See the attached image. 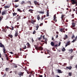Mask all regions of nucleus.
<instances>
[{
  "instance_id": "603ef678",
  "label": "nucleus",
  "mask_w": 77,
  "mask_h": 77,
  "mask_svg": "<svg viewBox=\"0 0 77 77\" xmlns=\"http://www.w3.org/2000/svg\"><path fill=\"white\" fill-rule=\"evenodd\" d=\"M41 37H39L38 38V39L39 41H40V40H41Z\"/></svg>"
},
{
  "instance_id": "6e6552de",
  "label": "nucleus",
  "mask_w": 77,
  "mask_h": 77,
  "mask_svg": "<svg viewBox=\"0 0 77 77\" xmlns=\"http://www.w3.org/2000/svg\"><path fill=\"white\" fill-rule=\"evenodd\" d=\"M72 69V66H68L66 68V69H69L70 70V69Z\"/></svg>"
},
{
  "instance_id": "680f3d73",
  "label": "nucleus",
  "mask_w": 77,
  "mask_h": 77,
  "mask_svg": "<svg viewBox=\"0 0 77 77\" xmlns=\"http://www.w3.org/2000/svg\"><path fill=\"white\" fill-rule=\"evenodd\" d=\"M58 36H58V35H57L56 37V38H58Z\"/></svg>"
},
{
  "instance_id": "dca6fc26",
  "label": "nucleus",
  "mask_w": 77,
  "mask_h": 77,
  "mask_svg": "<svg viewBox=\"0 0 77 77\" xmlns=\"http://www.w3.org/2000/svg\"><path fill=\"white\" fill-rule=\"evenodd\" d=\"M39 24H37V26H35V27L36 28V30H37L38 29V28H39Z\"/></svg>"
},
{
  "instance_id": "7ed1b4c3",
  "label": "nucleus",
  "mask_w": 77,
  "mask_h": 77,
  "mask_svg": "<svg viewBox=\"0 0 77 77\" xmlns=\"http://www.w3.org/2000/svg\"><path fill=\"white\" fill-rule=\"evenodd\" d=\"M17 21H18L20 20H21V16H19V14L17 15V16L16 17Z\"/></svg>"
},
{
  "instance_id": "aec40b11",
  "label": "nucleus",
  "mask_w": 77,
  "mask_h": 77,
  "mask_svg": "<svg viewBox=\"0 0 77 77\" xmlns=\"http://www.w3.org/2000/svg\"><path fill=\"white\" fill-rule=\"evenodd\" d=\"M38 13H39V14H44V11H37Z\"/></svg>"
},
{
  "instance_id": "09e8293b",
  "label": "nucleus",
  "mask_w": 77,
  "mask_h": 77,
  "mask_svg": "<svg viewBox=\"0 0 77 77\" xmlns=\"http://www.w3.org/2000/svg\"><path fill=\"white\" fill-rule=\"evenodd\" d=\"M29 12H31V11H33V10L32 9H29V11H28Z\"/></svg>"
},
{
  "instance_id": "393cba45",
  "label": "nucleus",
  "mask_w": 77,
  "mask_h": 77,
  "mask_svg": "<svg viewBox=\"0 0 77 77\" xmlns=\"http://www.w3.org/2000/svg\"><path fill=\"white\" fill-rule=\"evenodd\" d=\"M10 8V6L9 5L8 6H5L4 8L5 9H7V8Z\"/></svg>"
},
{
  "instance_id": "c9c22d12",
  "label": "nucleus",
  "mask_w": 77,
  "mask_h": 77,
  "mask_svg": "<svg viewBox=\"0 0 77 77\" xmlns=\"http://www.w3.org/2000/svg\"><path fill=\"white\" fill-rule=\"evenodd\" d=\"M54 47H58V45H54Z\"/></svg>"
},
{
  "instance_id": "6e6d98bb",
  "label": "nucleus",
  "mask_w": 77,
  "mask_h": 77,
  "mask_svg": "<svg viewBox=\"0 0 77 77\" xmlns=\"http://www.w3.org/2000/svg\"><path fill=\"white\" fill-rule=\"evenodd\" d=\"M6 60H9V57H6Z\"/></svg>"
},
{
  "instance_id": "8fccbe9b",
  "label": "nucleus",
  "mask_w": 77,
  "mask_h": 77,
  "mask_svg": "<svg viewBox=\"0 0 77 77\" xmlns=\"http://www.w3.org/2000/svg\"><path fill=\"white\" fill-rule=\"evenodd\" d=\"M2 20V16H1L0 17V21H1Z\"/></svg>"
},
{
  "instance_id": "1a4fd4ad",
  "label": "nucleus",
  "mask_w": 77,
  "mask_h": 77,
  "mask_svg": "<svg viewBox=\"0 0 77 77\" xmlns=\"http://www.w3.org/2000/svg\"><path fill=\"white\" fill-rule=\"evenodd\" d=\"M7 14V12H6V11H2V15H4L5 14Z\"/></svg>"
},
{
  "instance_id": "4be33fe9",
  "label": "nucleus",
  "mask_w": 77,
  "mask_h": 77,
  "mask_svg": "<svg viewBox=\"0 0 77 77\" xmlns=\"http://www.w3.org/2000/svg\"><path fill=\"white\" fill-rule=\"evenodd\" d=\"M26 48H27L26 45H24V47L23 48V50H25V49H26Z\"/></svg>"
},
{
  "instance_id": "2f4dec72",
  "label": "nucleus",
  "mask_w": 77,
  "mask_h": 77,
  "mask_svg": "<svg viewBox=\"0 0 77 77\" xmlns=\"http://www.w3.org/2000/svg\"><path fill=\"white\" fill-rule=\"evenodd\" d=\"M72 74V72L69 73V76H71Z\"/></svg>"
},
{
  "instance_id": "c03bdc74",
  "label": "nucleus",
  "mask_w": 77,
  "mask_h": 77,
  "mask_svg": "<svg viewBox=\"0 0 77 77\" xmlns=\"http://www.w3.org/2000/svg\"><path fill=\"white\" fill-rule=\"evenodd\" d=\"M8 68H6L5 69V71H7V72L8 71Z\"/></svg>"
},
{
  "instance_id": "f704fd0d",
  "label": "nucleus",
  "mask_w": 77,
  "mask_h": 77,
  "mask_svg": "<svg viewBox=\"0 0 77 77\" xmlns=\"http://www.w3.org/2000/svg\"><path fill=\"white\" fill-rule=\"evenodd\" d=\"M14 73H15V74H18V71H15Z\"/></svg>"
},
{
  "instance_id": "0e129e2a",
  "label": "nucleus",
  "mask_w": 77,
  "mask_h": 77,
  "mask_svg": "<svg viewBox=\"0 0 77 77\" xmlns=\"http://www.w3.org/2000/svg\"><path fill=\"white\" fill-rule=\"evenodd\" d=\"M6 27L7 29H9V26H6Z\"/></svg>"
},
{
  "instance_id": "49530a36",
  "label": "nucleus",
  "mask_w": 77,
  "mask_h": 77,
  "mask_svg": "<svg viewBox=\"0 0 77 77\" xmlns=\"http://www.w3.org/2000/svg\"><path fill=\"white\" fill-rule=\"evenodd\" d=\"M50 51H49L48 50H47V52L48 53V54H49V52H50Z\"/></svg>"
},
{
  "instance_id": "052dcab7",
  "label": "nucleus",
  "mask_w": 77,
  "mask_h": 77,
  "mask_svg": "<svg viewBox=\"0 0 77 77\" xmlns=\"http://www.w3.org/2000/svg\"><path fill=\"white\" fill-rule=\"evenodd\" d=\"M73 11L74 12V11H75V9H73Z\"/></svg>"
},
{
  "instance_id": "37998d69",
  "label": "nucleus",
  "mask_w": 77,
  "mask_h": 77,
  "mask_svg": "<svg viewBox=\"0 0 77 77\" xmlns=\"http://www.w3.org/2000/svg\"><path fill=\"white\" fill-rule=\"evenodd\" d=\"M42 25H43V23H42L39 25V26H42Z\"/></svg>"
},
{
  "instance_id": "f3484780",
  "label": "nucleus",
  "mask_w": 77,
  "mask_h": 77,
  "mask_svg": "<svg viewBox=\"0 0 77 77\" xmlns=\"http://www.w3.org/2000/svg\"><path fill=\"white\" fill-rule=\"evenodd\" d=\"M51 45L52 47H54V42H51Z\"/></svg>"
},
{
  "instance_id": "6ab92c4d",
  "label": "nucleus",
  "mask_w": 77,
  "mask_h": 77,
  "mask_svg": "<svg viewBox=\"0 0 77 77\" xmlns=\"http://www.w3.org/2000/svg\"><path fill=\"white\" fill-rule=\"evenodd\" d=\"M8 36L10 37V38H11V39H12V38H13V36L11 34L8 35Z\"/></svg>"
},
{
  "instance_id": "e433bc0d",
  "label": "nucleus",
  "mask_w": 77,
  "mask_h": 77,
  "mask_svg": "<svg viewBox=\"0 0 77 77\" xmlns=\"http://www.w3.org/2000/svg\"><path fill=\"white\" fill-rule=\"evenodd\" d=\"M17 11H18L19 12H21V11L19 9H17Z\"/></svg>"
},
{
  "instance_id": "a211bd4d",
  "label": "nucleus",
  "mask_w": 77,
  "mask_h": 77,
  "mask_svg": "<svg viewBox=\"0 0 77 77\" xmlns=\"http://www.w3.org/2000/svg\"><path fill=\"white\" fill-rule=\"evenodd\" d=\"M18 31L16 32L15 34V36L16 37H17V36H18Z\"/></svg>"
},
{
  "instance_id": "4d7b16f0",
  "label": "nucleus",
  "mask_w": 77,
  "mask_h": 77,
  "mask_svg": "<svg viewBox=\"0 0 77 77\" xmlns=\"http://www.w3.org/2000/svg\"><path fill=\"white\" fill-rule=\"evenodd\" d=\"M5 56L6 57H8V55H7V54H5Z\"/></svg>"
},
{
  "instance_id": "7c9ffc66",
  "label": "nucleus",
  "mask_w": 77,
  "mask_h": 77,
  "mask_svg": "<svg viewBox=\"0 0 77 77\" xmlns=\"http://www.w3.org/2000/svg\"><path fill=\"white\" fill-rule=\"evenodd\" d=\"M65 50H65V48H63L62 49V51H65Z\"/></svg>"
},
{
  "instance_id": "f8f14e48",
  "label": "nucleus",
  "mask_w": 77,
  "mask_h": 77,
  "mask_svg": "<svg viewBox=\"0 0 77 77\" xmlns=\"http://www.w3.org/2000/svg\"><path fill=\"white\" fill-rule=\"evenodd\" d=\"M36 20H31V23L32 24H35V23L36 22Z\"/></svg>"
},
{
  "instance_id": "39448f33",
  "label": "nucleus",
  "mask_w": 77,
  "mask_h": 77,
  "mask_svg": "<svg viewBox=\"0 0 77 77\" xmlns=\"http://www.w3.org/2000/svg\"><path fill=\"white\" fill-rule=\"evenodd\" d=\"M35 49H36L37 50H40L42 51L43 50V48L41 46H40L39 48L36 47L35 48Z\"/></svg>"
},
{
  "instance_id": "a19ab883",
  "label": "nucleus",
  "mask_w": 77,
  "mask_h": 77,
  "mask_svg": "<svg viewBox=\"0 0 77 77\" xmlns=\"http://www.w3.org/2000/svg\"><path fill=\"white\" fill-rule=\"evenodd\" d=\"M72 18H74V14H73L72 15Z\"/></svg>"
},
{
  "instance_id": "13d9d810",
  "label": "nucleus",
  "mask_w": 77,
  "mask_h": 77,
  "mask_svg": "<svg viewBox=\"0 0 77 77\" xmlns=\"http://www.w3.org/2000/svg\"><path fill=\"white\" fill-rule=\"evenodd\" d=\"M52 75H54V72H52Z\"/></svg>"
},
{
  "instance_id": "4c0bfd02",
  "label": "nucleus",
  "mask_w": 77,
  "mask_h": 77,
  "mask_svg": "<svg viewBox=\"0 0 77 77\" xmlns=\"http://www.w3.org/2000/svg\"><path fill=\"white\" fill-rule=\"evenodd\" d=\"M64 17V15L63 14H62L61 15V18L62 19H63V18Z\"/></svg>"
},
{
  "instance_id": "9d476101",
  "label": "nucleus",
  "mask_w": 77,
  "mask_h": 77,
  "mask_svg": "<svg viewBox=\"0 0 77 77\" xmlns=\"http://www.w3.org/2000/svg\"><path fill=\"white\" fill-rule=\"evenodd\" d=\"M71 44V43H70V41H69L66 43V44L65 45L66 47H67L68 45H69Z\"/></svg>"
},
{
  "instance_id": "9b49d317",
  "label": "nucleus",
  "mask_w": 77,
  "mask_h": 77,
  "mask_svg": "<svg viewBox=\"0 0 77 77\" xmlns=\"http://www.w3.org/2000/svg\"><path fill=\"white\" fill-rule=\"evenodd\" d=\"M75 23L74 22H72V26H70L71 28H72V27H75Z\"/></svg>"
},
{
  "instance_id": "ddd939ff",
  "label": "nucleus",
  "mask_w": 77,
  "mask_h": 77,
  "mask_svg": "<svg viewBox=\"0 0 77 77\" xmlns=\"http://www.w3.org/2000/svg\"><path fill=\"white\" fill-rule=\"evenodd\" d=\"M68 38V35H67L65 34V36L64 37L63 39H64V40H65L66 39V38Z\"/></svg>"
},
{
  "instance_id": "864d4df0",
  "label": "nucleus",
  "mask_w": 77,
  "mask_h": 77,
  "mask_svg": "<svg viewBox=\"0 0 77 77\" xmlns=\"http://www.w3.org/2000/svg\"><path fill=\"white\" fill-rule=\"evenodd\" d=\"M28 2L29 4H30V5H31V2H30V1H28Z\"/></svg>"
},
{
  "instance_id": "c85d7f7f",
  "label": "nucleus",
  "mask_w": 77,
  "mask_h": 77,
  "mask_svg": "<svg viewBox=\"0 0 77 77\" xmlns=\"http://www.w3.org/2000/svg\"><path fill=\"white\" fill-rule=\"evenodd\" d=\"M2 30L3 32H5V33H6V31H7V30L3 29Z\"/></svg>"
},
{
  "instance_id": "58836bf2",
  "label": "nucleus",
  "mask_w": 77,
  "mask_h": 77,
  "mask_svg": "<svg viewBox=\"0 0 77 77\" xmlns=\"http://www.w3.org/2000/svg\"><path fill=\"white\" fill-rule=\"evenodd\" d=\"M49 16V13H48V12H47V16L48 17Z\"/></svg>"
},
{
  "instance_id": "de8ad7c7",
  "label": "nucleus",
  "mask_w": 77,
  "mask_h": 77,
  "mask_svg": "<svg viewBox=\"0 0 77 77\" xmlns=\"http://www.w3.org/2000/svg\"><path fill=\"white\" fill-rule=\"evenodd\" d=\"M35 33H36V31L35 30H34L33 32V34H35Z\"/></svg>"
},
{
  "instance_id": "bb28decb",
  "label": "nucleus",
  "mask_w": 77,
  "mask_h": 77,
  "mask_svg": "<svg viewBox=\"0 0 77 77\" xmlns=\"http://www.w3.org/2000/svg\"><path fill=\"white\" fill-rule=\"evenodd\" d=\"M69 51L70 52V53H71L73 51V50L72 49L69 50Z\"/></svg>"
},
{
  "instance_id": "3c124183",
  "label": "nucleus",
  "mask_w": 77,
  "mask_h": 77,
  "mask_svg": "<svg viewBox=\"0 0 77 77\" xmlns=\"http://www.w3.org/2000/svg\"><path fill=\"white\" fill-rule=\"evenodd\" d=\"M19 0H15L14 2H18V1H19Z\"/></svg>"
},
{
  "instance_id": "f257e3e1",
  "label": "nucleus",
  "mask_w": 77,
  "mask_h": 77,
  "mask_svg": "<svg viewBox=\"0 0 77 77\" xmlns=\"http://www.w3.org/2000/svg\"><path fill=\"white\" fill-rule=\"evenodd\" d=\"M0 47L2 48L3 49V51L4 53L5 54H6V48H5V46L3 45V44H2V43L0 42Z\"/></svg>"
},
{
  "instance_id": "69168bd1",
  "label": "nucleus",
  "mask_w": 77,
  "mask_h": 77,
  "mask_svg": "<svg viewBox=\"0 0 77 77\" xmlns=\"http://www.w3.org/2000/svg\"><path fill=\"white\" fill-rule=\"evenodd\" d=\"M75 39H76V40H77V35L76 36V37H75Z\"/></svg>"
},
{
  "instance_id": "412c9836",
  "label": "nucleus",
  "mask_w": 77,
  "mask_h": 77,
  "mask_svg": "<svg viewBox=\"0 0 77 77\" xmlns=\"http://www.w3.org/2000/svg\"><path fill=\"white\" fill-rule=\"evenodd\" d=\"M11 28L9 27V29H10L11 30H14V26H11Z\"/></svg>"
},
{
  "instance_id": "f03ea898",
  "label": "nucleus",
  "mask_w": 77,
  "mask_h": 77,
  "mask_svg": "<svg viewBox=\"0 0 77 77\" xmlns=\"http://www.w3.org/2000/svg\"><path fill=\"white\" fill-rule=\"evenodd\" d=\"M71 3L72 5H75V6H77V2L76 1H75V0H71Z\"/></svg>"
},
{
  "instance_id": "4468645a",
  "label": "nucleus",
  "mask_w": 77,
  "mask_h": 77,
  "mask_svg": "<svg viewBox=\"0 0 77 77\" xmlns=\"http://www.w3.org/2000/svg\"><path fill=\"white\" fill-rule=\"evenodd\" d=\"M57 71L58 73H62V71L60 69H57Z\"/></svg>"
},
{
  "instance_id": "b1692460",
  "label": "nucleus",
  "mask_w": 77,
  "mask_h": 77,
  "mask_svg": "<svg viewBox=\"0 0 77 77\" xmlns=\"http://www.w3.org/2000/svg\"><path fill=\"white\" fill-rule=\"evenodd\" d=\"M34 3L35 5H38V2H37L36 1H35L34 2Z\"/></svg>"
},
{
  "instance_id": "a18cd8bd",
  "label": "nucleus",
  "mask_w": 77,
  "mask_h": 77,
  "mask_svg": "<svg viewBox=\"0 0 77 77\" xmlns=\"http://www.w3.org/2000/svg\"><path fill=\"white\" fill-rule=\"evenodd\" d=\"M66 25H65V27H68V23H65Z\"/></svg>"
},
{
  "instance_id": "bf43d9fd",
  "label": "nucleus",
  "mask_w": 77,
  "mask_h": 77,
  "mask_svg": "<svg viewBox=\"0 0 77 77\" xmlns=\"http://www.w3.org/2000/svg\"><path fill=\"white\" fill-rule=\"evenodd\" d=\"M6 74H5L4 75V76H3V77H6Z\"/></svg>"
},
{
  "instance_id": "5701e85b",
  "label": "nucleus",
  "mask_w": 77,
  "mask_h": 77,
  "mask_svg": "<svg viewBox=\"0 0 77 77\" xmlns=\"http://www.w3.org/2000/svg\"><path fill=\"white\" fill-rule=\"evenodd\" d=\"M64 29L63 28H60V31L62 32Z\"/></svg>"
},
{
  "instance_id": "338daca9",
  "label": "nucleus",
  "mask_w": 77,
  "mask_h": 77,
  "mask_svg": "<svg viewBox=\"0 0 77 77\" xmlns=\"http://www.w3.org/2000/svg\"><path fill=\"white\" fill-rule=\"evenodd\" d=\"M32 76L31 75V74H30L29 75V77H31Z\"/></svg>"
},
{
  "instance_id": "0eeeda50",
  "label": "nucleus",
  "mask_w": 77,
  "mask_h": 77,
  "mask_svg": "<svg viewBox=\"0 0 77 77\" xmlns=\"http://www.w3.org/2000/svg\"><path fill=\"white\" fill-rule=\"evenodd\" d=\"M26 45H27V48H30L31 47L30 46H31V45H30L29 43V42L27 43V44Z\"/></svg>"
},
{
  "instance_id": "cd10ccee",
  "label": "nucleus",
  "mask_w": 77,
  "mask_h": 77,
  "mask_svg": "<svg viewBox=\"0 0 77 77\" xmlns=\"http://www.w3.org/2000/svg\"><path fill=\"white\" fill-rule=\"evenodd\" d=\"M38 16L37 17V19H38V21L40 20V17H39V15H38Z\"/></svg>"
},
{
  "instance_id": "5fc2aeb1",
  "label": "nucleus",
  "mask_w": 77,
  "mask_h": 77,
  "mask_svg": "<svg viewBox=\"0 0 77 77\" xmlns=\"http://www.w3.org/2000/svg\"><path fill=\"white\" fill-rule=\"evenodd\" d=\"M52 40L53 41H54V37H53V36L52 37Z\"/></svg>"
},
{
  "instance_id": "72a5a7b5",
  "label": "nucleus",
  "mask_w": 77,
  "mask_h": 77,
  "mask_svg": "<svg viewBox=\"0 0 77 77\" xmlns=\"http://www.w3.org/2000/svg\"><path fill=\"white\" fill-rule=\"evenodd\" d=\"M75 41H76V39H73L72 42H73L74 43V42H75Z\"/></svg>"
},
{
  "instance_id": "20e7f679",
  "label": "nucleus",
  "mask_w": 77,
  "mask_h": 77,
  "mask_svg": "<svg viewBox=\"0 0 77 77\" xmlns=\"http://www.w3.org/2000/svg\"><path fill=\"white\" fill-rule=\"evenodd\" d=\"M24 72H20L18 74V75H19L20 77H21V76H23V74H24Z\"/></svg>"
},
{
  "instance_id": "c756f323",
  "label": "nucleus",
  "mask_w": 77,
  "mask_h": 77,
  "mask_svg": "<svg viewBox=\"0 0 77 77\" xmlns=\"http://www.w3.org/2000/svg\"><path fill=\"white\" fill-rule=\"evenodd\" d=\"M74 38H75V36L74 35H72V39H73Z\"/></svg>"
},
{
  "instance_id": "473e14b6",
  "label": "nucleus",
  "mask_w": 77,
  "mask_h": 77,
  "mask_svg": "<svg viewBox=\"0 0 77 77\" xmlns=\"http://www.w3.org/2000/svg\"><path fill=\"white\" fill-rule=\"evenodd\" d=\"M13 16H14V15H17V13L14 12V13H13Z\"/></svg>"
},
{
  "instance_id": "a878e982",
  "label": "nucleus",
  "mask_w": 77,
  "mask_h": 77,
  "mask_svg": "<svg viewBox=\"0 0 77 77\" xmlns=\"http://www.w3.org/2000/svg\"><path fill=\"white\" fill-rule=\"evenodd\" d=\"M21 5H23V4H25V1H22L21 3Z\"/></svg>"
},
{
  "instance_id": "79ce46f5",
  "label": "nucleus",
  "mask_w": 77,
  "mask_h": 77,
  "mask_svg": "<svg viewBox=\"0 0 77 77\" xmlns=\"http://www.w3.org/2000/svg\"><path fill=\"white\" fill-rule=\"evenodd\" d=\"M19 6L18 5H15L14 6V8H17V7H18Z\"/></svg>"
},
{
  "instance_id": "e2e57ef3",
  "label": "nucleus",
  "mask_w": 77,
  "mask_h": 77,
  "mask_svg": "<svg viewBox=\"0 0 77 77\" xmlns=\"http://www.w3.org/2000/svg\"><path fill=\"white\" fill-rule=\"evenodd\" d=\"M43 39H45V35H43Z\"/></svg>"
},
{
  "instance_id": "ea45409f",
  "label": "nucleus",
  "mask_w": 77,
  "mask_h": 77,
  "mask_svg": "<svg viewBox=\"0 0 77 77\" xmlns=\"http://www.w3.org/2000/svg\"><path fill=\"white\" fill-rule=\"evenodd\" d=\"M74 57V55L71 56L70 57V59H71L72 60V59L73 57Z\"/></svg>"
},
{
  "instance_id": "774afa93",
  "label": "nucleus",
  "mask_w": 77,
  "mask_h": 77,
  "mask_svg": "<svg viewBox=\"0 0 77 77\" xmlns=\"http://www.w3.org/2000/svg\"><path fill=\"white\" fill-rule=\"evenodd\" d=\"M75 68H76V69H77V64L75 66Z\"/></svg>"
},
{
  "instance_id": "2eb2a0df",
  "label": "nucleus",
  "mask_w": 77,
  "mask_h": 77,
  "mask_svg": "<svg viewBox=\"0 0 77 77\" xmlns=\"http://www.w3.org/2000/svg\"><path fill=\"white\" fill-rule=\"evenodd\" d=\"M17 67H18V66L16 65V64H14L13 65V68H17Z\"/></svg>"
},
{
  "instance_id": "423d86ee",
  "label": "nucleus",
  "mask_w": 77,
  "mask_h": 77,
  "mask_svg": "<svg viewBox=\"0 0 77 77\" xmlns=\"http://www.w3.org/2000/svg\"><path fill=\"white\" fill-rule=\"evenodd\" d=\"M54 21H55V22H57V20L56 19V18H57V17H56V14H55L54 15Z\"/></svg>"
}]
</instances>
